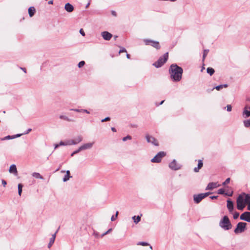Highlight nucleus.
Segmentation results:
<instances>
[{
	"label": "nucleus",
	"instance_id": "obj_1",
	"mask_svg": "<svg viewBox=\"0 0 250 250\" xmlns=\"http://www.w3.org/2000/svg\"><path fill=\"white\" fill-rule=\"evenodd\" d=\"M169 72L173 81L179 82L181 80L183 72L182 67L176 64H172L169 69Z\"/></svg>",
	"mask_w": 250,
	"mask_h": 250
},
{
	"label": "nucleus",
	"instance_id": "obj_2",
	"mask_svg": "<svg viewBox=\"0 0 250 250\" xmlns=\"http://www.w3.org/2000/svg\"><path fill=\"white\" fill-rule=\"evenodd\" d=\"M219 226L225 230L232 228V225L227 216H224L219 222Z\"/></svg>",
	"mask_w": 250,
	"mask_h": 250
},
{
	"label": "nucleus",
	"instance_id": "obj_3",
	"mask_svg": "<svg viewBox=\"0 0 250 250\" xmlns=\"http://www.w3.org/2000/svg\"><path fill=\"white\" fill-rule=\"evenodd\" d=\"M168 57V52L166 53L162 57H160L157 61L153 63V65L159 68L161 67L167 60Z\"/></svg>",
	"mask_w": 250,
	"mask_h": 250
},
{
	"label": "nucleus",
	"instance_id": "obj_4",
	"mask_svg": "<svg viewBox=\"0 0 250 250\" xmlns=\"http://www.w3.org/2000/svg\"><path fill=\"white\" fill-rule=\"evenodd\" d=\"M237 208L239 210H243L245 207V199L243 194H240L237 198Z\"/></svg>",
	"mask_w": 250,
	"mask_h": 250
},
{
	"label": "nucleus",
	"instance_id": "obj_5",
	"mask_svg": "<svg viewBox=\"0 0 250 250\" xmlns=\"http://www.w3.org/2000/svg\"><path fill=\"white\" fill-rule=\"evenodd\" d=\"M247 223L245 222H239L237 224L236 228L235 229L234 232L236 234L242 233L244 232L246 229Z\"/></svg>",
	"mask_w": 250,
	"mask_h": 250
},
{
	"label": "nucleus",
	"instance_id": "obj_6",
	"mask_svg": "<svg viewBox=\"0 0 250 250\" xmlns=\"http://www.w3.org/2000/svg\"><path fill=\"white\" fill-rule=\"evenodd\" d=\"M210 194L209 192L200 193L199 194H195L193 196V200L195 203L198 204L199 203L202 199L206 197Z\"/></svg>",
	"mask_w": 250,
	"mask_h": 250
},
{
	"label": "nucleus",
	"instance_id": "obj_7",
	"mask_svg": "<svg viewBox=\"0 0 250 250\" xmlns=\"http://www.w3.org/2000/svg\"><path fill=\"white\" fill-rule=\"evenodd\" d=\"M144 42L146 45H151L157 49H159L160 48V45L158 42L149 39H145Z\"/></svg>",
	"mask_w": 250,
	"mask_h": 250
},
{
	"label": "nucleus",
	"instance_id": "obj_8",
	"mask_svg": "<svg viewBox=\"0 0 250 250\" xmlns=\"http://www.w3.org/2000/svg\"><path fill=\"white\" fill-rule=\"evenodd\" d=\"M166 154L164 151L159 152L151 160L152 163H159L161 161L162 158L166 156Z\"/></svg>",
	"mask_w": 250,
	"mask_h": 250
},
{
	"label": "nucleus",
	"instance_id": "obj_9",
	"mask_svg": "<svg viewBox=\"0 0 250 250\" xmlns=\"http://www.w3.org/2000/svg\"><path fill=\"white\" fill-rule=\"evenodd\" d=\"M146 138L148 143H151L155 146H158L159 145L157 140L154 137L149 135H146Z\"/></svg>",
	"mask_w": 250,
	"mask_h": 250
},
{
	"label": "nucleus",
	"instance_id": "obj_10",
	"mask_svg": "<svg viewBox=\"0 0 250 250\" xmlns=\"http://www.w3.org/2000/svg\"><path fill=\"white\" fill-rule=\"evenodd\" d=\"M240 218L242 220L250 222V212H244L240 215Z\"/></svg>",
	"mask_w": 250,
	"mask_h": 250
},
{
	"label": "nucleus",
	"instance_id": "obj_11",
	"mask_svg": "<svg viewBox=\"0 0 250 250\" xmlns=\"http://www.w3.org/2000/svg\"><path fill=\"white\" fill-rule=\"evenodd\" d=\"M83 140V137L81 136H78L75 139L69 140V142L67 143L69 146L77 145Z\"/></svg>",
	"mask_w": 250,
	"mask_h": 250
},
{
	"label": "nucleus",
	"instance_id": "obj_12",
	"mask_svg": "<svg viewBox=\"0 0 250 250\" xmlns=\"http://www.w3.org/2000/svg\"><path fill=\"white\" fill-rule=\"evenodd\" d=\"M169 167L172 170H176L180 169V167L175 160H173L169 164Z\"/></svg>",
	"mask_w": 250,
	"mask_h": 250
},
{
	"label": "nucleus",
	"instance_id": "obj_13",
	"mask_svg": "<svg viewBox=\"0 0 250 250\" xmlns=\"http://www.w3.org/2000/svg\"><path fill=\"white\" fill-rule=\"evenodd\" d=\"M101 36L105 41H109L112 37V35L107 31L102 32L101 33Z\"/></svg>",
	"mask_w": 250,
	"mask_h": 250
},
{
	"label": "nucleus",
	"instance_id": "obj_14",
	"mask_svg": "<svg viewBox=\"0 0 250 250\" xmlns=\"http://www.w3.org/2000/svg\"><path fill=\"white\" fill-rule=\"evenodd\" d=\"M58 232V230H57L54 234L52 235L51 237L50 238L49 242L48 244V248L50 249L52 246L53 245L55 240L56 237V234Z\"/></svg>",
	"mask_w": 250,
	"mask_h": 250
},
{
	"label": "nucleus",
	"instance_id": "obj_15",
	"mask_svg": "<svg viewBox=\"0 0 250 250\" xmlns=\"http://www.w3.org/2000/svg\"><path fill=\"white\" fill-rule=\"evenodd\" d=\"M93 144V142L84 144L80 146V149H82V150H83L87 149H90L92 147Z\"/></svg>",
	"mask_w": 250,
	"mask_h": 250
},
{
	"label": "nucleus",
	"instance_id": "obj_16",
	"mask_svg": "<svg viewBox=\"0 0 250 250\" xmlns=\"http://www.w3.org/2000/svg\"><path fill=\"white\" fill-rule=\"evenodd\" d=\"M9 171L11 173H13L15 175H18V171L15 165H12L9 168Z\"/></svg>",
	"mask_w": 250,
	"mask_h": 250
},
{
	"label": "nucleus",
	"instance_id": "obj_17",
	"mask_svg": "<svg viewBox=\"0 0 250 250\" xmlns=\"http://www.w3.org/2000/svg\"><path fill=\"white\" fill-rule=\"evenodd\" d=\"M227 207L230 212H231L233 209V203L230 199L227 200Z\"/></svg>",
	"mask_w": 250,
	"mask_h": 250
},
{
	"label": "nucleus",
	"instance_id": "obj_18",
	"mask_svg": "<svg viewBox=\"0 0 250 250\" xmlns=\"http://www.w3.org/2000/svg\"><path fill=\"white\" fill-rule=\"evenodd\" d=\"M64 9L66 11L68 12H71L74 10V7L70 3H67L65 5Z\"/></svg>",
	"mask_w": 250,
	"mask_h": 250
},
{
	"label": "nucleus",
	"instance_id": "obj_19",
	"mask_svg": "<svg viewBox=\"0 0 250 250\" xmlns=\"http://www.w3.org/2000/svg\"><path fill=\"white\" fill-rule=\"evenodd\" d=\"M218 186L217 185V183L211 182L208 185L207 187L206 188V190L212 189L213 188H214L217 187Z\"/></svg>",
	"mask_w": 250,
	"mask_h": 250
},
{
	"label": "nucleus",
	"instance_id": "obj_20",
	"mask_svg": "<svg viewBox=\"0 0 250 250\" xmlns=\"http://www.w3.org/2000/svg\"><path fill=\"white\" fill-rule=\"evenodd\" d=\"M203 166V163L202 160H199L198 161V167H195L194 168V171L195 172H198L199 171V169L201 168V167Z\"/></svg>",
	"mask_w": 250,
	"mask_h": 250
},
{
	"label": "nucleus",
	"instance_id": "obj_21",
	"mask_svg": "<svg viewBox=\"0 0 250 250\" xmlns=\"http://www.w3.org/2000/svg\"><path fill=\"white\" fill-rule=\"evenodd\" d=\"M244 197H245V202L246 204L250 203V194H246L243 193Z\"/></svg>",
	"mask_w": 250,
	"mask_h": 250
},
{
	"label": "nucleus",
	"instance_id": "obj_22",
	"mask_svg": "<svg viewBox=\"0 0 250 250\" xmlns=\"http://www.w3.org/2000/svg\"><path fill=\"white\" fill-rule=\"evenodd\" d=\"M35 9L34 7H30L28 9V13L30 17H32L35 14Z\"/></svg>",
	"mask_w": 250,
	"mask_h": 250
},
{
	"label": "nucleus",
	"instance_id": "obj_23",
	"mask_svg": "<svg viewBox=\"0 0 250 250\" xmlns=\"http://www.w3.org/2000/svg\"><path fill=\"white\" fill-rule=\"evenodd\" d=\"M70 177H71V176H70V171L67 170L66 171V174L63 178V181L66 182L68 181Z\"/></svg>",
	"mask_w": 250,
	"mask_h": 250
},
{
	"label": "nucleus",
	"instance_id": "obj_24",
	"mask_svg": "<svg viewBox=\"0 0 250 250\" xmlns=\"http://www.w3.org/2000/svg\"><path fill=\"white\" fill-rule=\"evenodd\" d=\"M32 176L37 179H43V177L38 172H33Z\"/></svg>",
	"mask_w": 250,
	"mask_h": 250
},
{
	"label": "nucleus",
	"instance_id": "obj_25",
	"mask_svg": "<svg viewBox=\"0 0 250 250\" xmlns=\"http://www.w3.org/2000/svg\"><path fill=\"white\" fill-rule=\"evenodd\" d=\"M243 115L245 118H248L250 116V111L243 110Z\"/></svg>",
	"mask_w": 250,
	"mask_h": 250
},
{
	"label": "nucleus",
	"instance_id": "obj_26",
	"mask_svg": "<svg viewBox=\"0 0 250 250\" xmlns=\"http://www.w3.org/2000/svg\"><path fill=\"white\" fill-rule=\"evenodd\" d=\"M207 73L210 75H212L214 73V70L211 67H208L207 69Z\"/></svg>",
	"mask_w": 250,
	"mask_h": 250
},
{
	"label": "nucleus",
	"instance_id": "obj_27",
	"mask_svg": "<svg viewBox=\"0 0 250 250\" xmlns=\"http://www.w3.org/2000/svg\"><path fill=\"white\" fill-rule=\"evenodd\" d=\"M22 185L21 184H19L18 186V194L20 196L21 195V192H22Z\"/></svg>",
	"mask_w": 250,
	"mask_h": 250
},
{
	"label": "nucleus",
	"instance_id": "obj_28",
	"mask_svg": "<svg viewBox=\"0 0 250 250\" xmlns=\"http://www.w3.org/2000/svg\"><path fill=\"white\" fill-rule=\"evenodd\" d=\"M244 126L246 127H249L250 126V119L249 120L244 121Z\"/></svg>",
	"mask_w": 250,
	"mask_h": 250
},
{
	"label": "nucleus",
	"instance_id": "obj_29",
	"mask_svg": "<svg viewBox=\"0 0 250 250\" xmlns=\"http://www.w3.org/2000/svg\"><path fill=\"white\" fill-rule=\"evenodd\" d=\"M136 218V216H134L133 217H132V219L134 220V222L136 224L138 223L141 220V217L139 216H137V218Z\"/></svg>",
	"mask_w": 250,
	"mask_h": 250
},
{
	"label": "nucleus",
	"instance_id": "obj_30",
	"mask_svg": "<svg viewBox=\"0 0 250 250\" xmlns=\"http://www.w3.org/2000/svg\"><path fill=\"white\" fill-rule=\"evenodd\" d=\"M209 50L208 49H205L204 50L203 54V60L204 61L208 53Z\"/></svg>",
	"mask_w": 250,
	"mask_h": 250
},
{
	"label": "nucleus",
	"instance_id": "obj_31",
	"mask_svg": "<svg viewBox=\"0 0 250 250\" xmlns=\"http://www.w3.org/2000/svg\"><path fill=\"white\" fill-rule=\"evenodd\" d=\"M14 139V137H13V136L8 135L5 136V137L1 138V140H9Z\"/></svg>",
	"mask_w": 250,
	"mask_h": 250
},
{
	"label": "nucleus",
	"instance_id": "obj_32",
	"mask_svg": "<svg viewBox=\"0 0 250 250\" xmlns=\"http://www.w3.org/2000/svg\"><path fill=\"white\" fill-rule=\"evenodd\" d=\"M59 117H60V118L61 119H63V120H66L67 121H71V120H70L67 117H66L65 116L60 115Z\"/></svg>",
	"mask_w": 250,
	"mask_h": 250
},
{
	"label": "nucleus",
	"instance_id": "obj_33",
	"mask_svg": "<svg viewBox=\"0 0 250 250\" xmlns=\"http://www.w3.org/2000/svg\"><path fill=\"white\" fill-rule=\"evenodd\" d=\"M69 142V140L66 141L65 142H64L63 141H61L60 142V146H69V144H67Z\"/></svg>",
	"mask_w": 250,
	"mask_h": 250
},
{
	"label": "nucleus",
	"instance_id": "obj_34",
	"mask_svg": "<svg viewBox=\"0 0 250 250\" xmlns=\"http://www.w3.org/2000/svg\"><path fill=\"white\" fill-rule=\"evenodd\" d=\"M217 193L219 194H225V190L223 188H220L218 190Z\"/></svg>",
	"mask_w": 250,
	"mask_h": 250
},
{
	"label": "nucleus",
	"instance_id": "obj_35",
	"mask_svg": "<svg viewBox=\"0 0 250 250\" xmlns=\"http://www.w3.org/2000/svg\"><path fill=\"white\" fill-rule=\"evenodd\" d=\"M112 230V229H109L107 231H106V232H105L104 233H103L101 237L102 238L103 237H104V235L107 234L108 233H109Z\"/></svg>",
	"mask_w": 250,
	"mask_h": 250
},
{
	"label": "nucleus",
	"instance_id": "obj_36",
	"mask_svg": "<svg viewBox=\"0 0 250 250\" xmlns=\"http://www.w3.org/2000/svg\"><path fill=\"white\" fill-rule=\"evenodd\" d=\"M131 140V136H130V135H127V136L126 137H125L123 138V141H126L127 140Z\"/></svg>",
	"mask_w": 250,
	"mask_h": 250
},
{
	"label": "nucleus",
	"instance_id": "obj_37",
	"mask_svg": "<svg viewBox=\"0 0 250 250\" xmlns=\"http://www.w3.org/2000/svg\"><path fill=\"white\" fill-rule=\"evenodd\" d=\"M85 64V62L84 61H81L79 63H78V67L79 68H81L82 67V66H83Z\"/></svg>",
	"mask_w": 250,
	"mask_h": 250
},
{
	"label": "nucleus",
	"instance_id": "obj_38",
	"mask_svg": "<svg viewBox=\"0 0 250 250\" xmlns=\"http://www.w3.org/2000/svg\"><path fill=\"white\" fill-rule=\"evenodd\" d=\"M229 182H230V178H228L225 180V181L222 184H223V186H225L226 185L229 184Z\"/></svg>",
	"mask_w": 250,
	"mask_h": 250
},
{
	"label": "nucleus",
	"instance_id": "obj_39",
	"mask_svg": "<svg viewBox=\"0 0 250 250\" xmlns=\"http://www.w3.org/2000/svg\"><path fill=\"white\" fill-rule=\"evenodd\" d=\"M239 216V213L238 212H235L233 214V218L234 219H236L238 218Z\"/></svg>",
	"mask_w": 250,
	"mask_h": 250
},
{
	"label": "nucleus",
	"instance_id": "obj_40",
	"mask_svg": "<svg viewBox=\"0 0 250 250\" xmlns=\"http://www.w3.org/2000/svg\"><path fill=\"white\" fill-rule=\"evenodd\" d=\"M138 245H142V246H148L149 244L146 243V242H139Z\"/></svg>",
	"mask_w": 250,
	"mask_h": 250
},
{
	"label": "nucleus",
	"instance_id": "obj_41",
	"mask_svg": "<svg viewBox=\"0 0 250 250\" xmlns=\"http://www.w3.org/2000/svg\"><path fill=\"white\" fill-rule=\"evenodd\" d=\"M227 111H231V109H232V107H231V105L230 104H228L227 105Z\"/></svg>",
	"mask_w": 250,
	"mask_h": 250
},
{
	"label": "nucleus",
	"instance_id": "obj_42",
	"mask_svg": "<svg viewBox=\"0 0 250 250\" xmlns=\"http://www.w3.org/2000/svg\"><path fill=\"white\" fill-rule=\"evenodd\" d=\"M223 88L222 84L219 85L218 86H216L215 88L217 89V90H220L221 88Z\"/></svg>",
	"mask_w": 250,
	"mask_h": 250
},
{
	"label": "nucleus",
	"instance_id": "obj_43",
	"mask_svg": "<svg viewBox=\"0 0 250 250\" xmlns=\"http://www.w3.org/2000/svg\"><path fill=\"white\" fill-rule=\"evenodd\" d=\"M233 194V191H231L230 192H225V195L228 196H231Z\"/></svg>",
	"mask_w": 250,
	"mask_h": 250
},
{
	"label": "nucleus",
	"instance_id": "obj_44",
	"mask_svg": "<svg viewBox=\"0 0 250 250\" xmlns=\"http://www.w3.org/2000/svg\"><path fill=\"white\" fill-rule=\"evenodd\" d=\"M110 118L107 117H106L104 119H102L101 122H105V121H109L110 120Z\"/></svg>",
	"mask_w": 250,
	"mask_h": 250
},
{
	"label": "nucleus",
	"instance_id": "obj_45",
	"mask_svg": "<svg viewBox=\"0 0 250 250\" xmlns=\"http://www.w3.org/2000/svg\"><path fill=\"white\" fill-rule=\"evenodd\" d=\"M117 218V215H113L111 218V220L112 221H114Z\"/></svg>",
	"mask_w": 250,
	"mask_h": 250
},
{
	"label": "nucleus",
	"instance_id": "obj_46",
	"mask_svg": "<svg viewBox=\"0 0 250 250\" xmlns=\"http://www.w3.org/2000/svg\"><path fill=\"white\" fill-rule=\"evenodd\" d=\"M126 50L125 48H122L119 51V53H122V52H126Z\"/></svg>",
	"mask_w": 250,
	"mask_h": 250
},
{
	"label": "nucleus",
	"instance_id": "obj_47",
	"mask_svg": "<svg viewBox=\"0 0 250 250\" xmlns=\"http://www.w3.org/2000/svg\"><path fill=\"white\" fill-rule=\"evenodd\" d=\"M80 33H81V34L84 36L85 35V33H84V32L83 31V30L82 29H81L80 30Z\"/></svg>",
	"mask_w": 250,
	"mask_h": 250
},
{
	"label": "nucleus",
	"instance_id": "obj_48",
	"mask_svg": "<svg viewBox=\"0 0 250 250\" xmlns=\"http://www.w3.org/2000/svg\"><path fill=\"white\" fill-rule=\"evenodd\" d=\"M1 182H2V184L3 185V186L4 187H5V186L6 185V184H7L6 182L4 180H3V179H2V180H1Z\"/></svg>",
	"mask_w": 250,
	"mask_h": 250
},
{
	"label": "nucleus",
	"instance_id": "obj_49",
	"mask_svg": "<svg viewBox=\"0 0 250 250\" xmlns=\"http://www.w3.org/2000/svg\"><path fill=\"white\" fill-rule=\"evenodd\" d=\"M244 110H250V106L249 105H246L244 108Z\"/></svg>",
	"mask_w": 250,
	"mask_h": 250
},
{
	"label": "nucleus",
	"instance_id": "obj_50",
	"mask_svg": "<svg viewBox=\"0 0 250 250\" xmlns=\"http://www.w3.org/2000/svg\"><path fill=\"white\" fill-rule=\"evenodd\" d=\"M82 149H80V147L76 150L74 151V153L77 154L79 153L80 151H81Z\"/></svg>",
	"mask_w": 250,
	"mask_h": 250
},
{
	"label": "nucleus",
	"instance_id": "obj_51",
	"mask_svg": "<svg viewBox=\"0 0 250 250\" xmlns=\"http://www.w3.org/2000/svg\"><path fill=\"white\" fill-rule=\"evenodd\" d=\"M21 136V134H17L16 135H13V137H14V139H15V138H16L17 137H20Z\"/></svg>",
	"mask_w": 250,
	"mask_h": 250
},
{
	"label": "nucleus",
	"instance_id": "obj_52",
	"mask_svg": "<svg viewBox=\"0 0 250 250\" xmlns=\"http://www.w3.org/2000/svg\"><path fill=\"white\" fill-rule=\"evenodd\" d=\"M82 111L89 114V112L86 109H82Z\"/></svg>",
	"mask_w": 250,
	"mask_h": 250
},
{
	"label": "nucleus",
	"instance_id": "obj_53",
	"mask_svg": "<svg viewBox=\"0 0 250 250\" xmlns=\"http://www.w3.org/2000/svg\"><path fill=\"white\" fill-rule=\"evenodd\" d=\"M218 196H210V198L211 199H217Z\"/></svg>",
	"mask_w": 250,
	"mask_h": 250
},
{
	"label": "nucleus",
	"instance_id": "obj_54",
	"mask_svg": "<svg viewBox=\"0 0 250 250\" xmlns=\"http://www.w3.org/2000/svg\"><path fill=\"white\" fill-rule=\"evenodd\" d=\"M21 69L24 71V73H26V70L25 68L21 67Z\"/></svg>",
	"mask_w": 250,
	"mask_h": 250
},
{
	"label": "nucleus",
	"instance_id": "obj_55",
	"mask_svg": "<svg viewBox=\"0 0 250 250\" xmlns=\"http://www.w3.org/2000/svg\"><path fill=\"white\" fill-rule=\"evenodd\" d=\"M73 110H74L76 112H82V110H79V109H72Z\"/></svg>",
	"mask_w": 250,
	"mask_h": 250
},
{
	"label": "nucleus",
	"instance_id": "obj_56",
	"mask_svg": "<svg viewBox=\"0 0 250 250\" xmlns=\"http://www.w3.org/2000/svg\"><path fill=\"white\" fill-rule=\"evenodd\" d=\"M53 3V0H50L48 2V4H52Z\"/></svg>",
	"mask_w": 250,
	"mask_h": 250
},
{
	"label": "nucleus",
	"instance_id": "obj_57",
	"mask_svg": "<svg viewBox=\"0 0 250 250\" xmlns=\"http://www.w3.org/2000/svg\"><path fill=\"white\" fill-rule=\"evenodd\" d=\"M111 130L113 132H116V128L115 127H112L111 128Z\"/></svg>",
	"mask_w": 250,
	"mask_h": 250
},
{
	"label": "nucleus",
	"instance_id": "obj_58",
	"mask_svg": "<svg viewBox=\"0 0 250 250\" xmlns=\"http://www.w3.org/2000/svg\"><path fill=\"white\" fill-rule=\"evenodd\" d=\"M31 131V129L29 128V129H28V131L24 133V134H27V133H28Z\"/></svg>",
	"mask_w": 250,
	"mask_h": 250
},
{
	"label": "nucleus",
	"instance_id": "obj_59",
	"mask_svg": "<svg viewBox=\"0 0 250 250\" xmlns=\"http://www.w3.org/2000/svg\"><path fill=\"white\" fill-rule=\"evenodd\" d=\"M248 204V208H248V209L249 210H250V204Z\"/></svg>",
	"mask_w": 250,
	"mask_h": 250
},
{
	"label": "nucleus",
	"instance_id": "obj_60",
	"mask_svg": "<svg viewBox=\"0 0 250 250\" xmlns=\"http://www.w3.org/2000/svg\"><path fill=\"white\" fill-rule=\"evenodd\" d=\"M223 87H227L228 85L227 84H222Z\"/></svg>",
	"mask_w": 250,
	"mask_h": 250
},
{
	"label": "nucleus",
	"instance_id": "obj_61",
	"mask_svg": "<svg viewBox=\"0 0 250 250\" xmlns=\"http://www.w3.org/2000/svg\"><path fill=\"white\" fill-rule=\"evenodd\" d=\"M59 146H60V144H56V145H55V148H57V147H59Z\"/></svg>",
	"mask_w": 250,
	"mask_h": 250
},
{
	"label": "nucleus",
	"instance_id": "obj_62",
	"mask_svg": "<svg viewBox=\"0 0 250 250\" xmlns=\"http://www.w3.org/2000/svg\"><path fill=\"white\" fill-rule=\"evenodd\" d=\"M126 57L128 58V59H130V55L128 54H126Z\"/></svg>",
	"mask_w": 250,
	"mask_h": 250
},
{
	"label": "nucleus",
	"instance_id": "obj_63",
	"mask_svg": "<svg viewBox=\"0 0 250 250\" xmlns=\"http://www.w3.org/2000/svg\"><path fill=\"white\" fill-rule=\"evenodd\" d=\"M89 4H90V2H89L87 4V5H86V7H86V8H87V7L89 6Z\"/></svg>",
	"mask_w": 250,
	"mask_h": 250
},
{
	"label": "nucleus",
	"instance_id": "obj_64",
	"mask_svg": "<svg viewBox=\"0 0 250 250\" xmlns=\"http://www.w3.org/2000/svg\"><path fill=\"white\" fill-rule=\"evenodd\" d=\"M112 14L116 16V14H115V11H112Z\"/></svg>",
	"mask_w": 250,
	"mask_h": 250
}]
</instances>
